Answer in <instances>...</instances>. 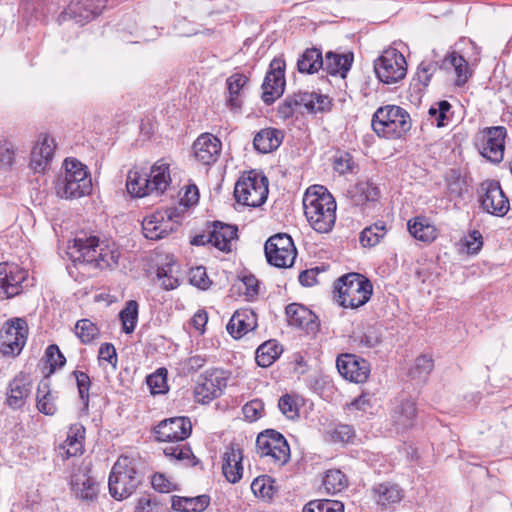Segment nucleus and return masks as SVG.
I'll return each mask as SVG.
<instances>
[{"instance_id": "obj_9", "label": "nucleus", "mask_w": 512, "mask_h": 512, "mask_svg": "<svg viewBox=\"0 0 512 512\" xmlns=\"http://www.w3.org/2000/svg\"><path fill=\"white\" fill-rule=\"evenodd\" d=\"M256 451L261 458H268L278 466L290 459V447L286 438L278 431L267 429L257 436Z\"/></svg>"}, {"instance_id": "obj_58", "label": "nucleus", "mask_w": 512, "mask_h": 512, "mask_svg": "<svg viewBox=\"0 0 512 512\" xmlns=\"http://www.w3.org/2000/svg\"><path fill=\"white\" fill-rule=\"evenodd\" d=\"M355 436L352 426L347 424H339L332 431L331 438L333 442L348 443Z\"/></svg>"}, {"instance_id": "obj_4", "label": "nucleus", "mask_w": 512, "mask_h": 512, "mask_svg": "<svg viewBox=\"0 0 512 512\" xmlns=\"http://www.w3.org/2000/svg\"><path fill=\"white\" fill-rule=\"evenodd\" d=\"M65 173L57 182V194L66 199H76L90 193L92 180L87 168L76 158L64 161Z\"/></svg>"}, {"instance_id": "obj_7", "label": "nucleus", "mask_w": 512, "mask_h": 512, "mask_svg": "<svg viewBox=\"0 0 512 512\" xmlns=\"http://www.w3.org/2000/svg\"><path fill=\"white\" fill-rule=\"evenodd\" d=\"M268 192L266 176L255 171L244 173L234 187V197L237 203L253 208L260 207L266 202Z\"/></svg>"}, {"instance_id": "obj_43", "label": "nucleus", "mask_w": 512, "mask_h": 512, "mask_svg": "<svg viewBox=\"0 0 512 512\" xmlns=\"http://www.w3.org/2000/svg\"><path fill=\"white\" fill-rule=\"evenodd\" d=\"M74 332L84 345H88L100 337L99 327L87 318L80 319L76 322Z\"/></svg>"}, {"instance_id": "obj_35", "label": "nucleus", "mask_w": 512, "mask_h": 512, "mask_svg": "<svg viewBox=\"0 0 512 512\" xmlns=\"http://www.w3.org/2000/svg\"><path fill=\"white\" fill-rule=\"evenodd\" d=\"M210 504L207 494L196 497L171 496V508L176 512H203Z\"/></svg>"}, {"instance_id": "obj_13", "label": "nucleus", "mask_w": 512, "mask_h": 512, "mask_svg": "<svg viewBox=\"0 0 512 512\" xmlns=\"http://www.w3.org/2000/svg\"><path fill=\"white\" fill-rule=\"evenodd\" d=\"M176 218L178 214L173 208L154 212L142 221L143 235L150 240L165 238L180 226Z\"/></svg>"}, {"instance_id": "obj_40", "label": "nucleus", "mask_w": 512, "mask_h": 512, "mask_svg": "<svg viewBox=\"0 0 512 512\" xmlns=\"http://www.w3.org/2000/svg\"><path fill=\"white\" fill-rule=\"evenodd\" d=\"M282 351V346L277 341L269 340L257 348L255 360L260 367L266 368L279 358Z\"/></svg>"}, {"instance_id": "obj_39", "label": "nucleus", "mask_w": 512, "mask_h": 512, "mask_svg": "<svg viewBox=\"0 0 512 512\" xmlns=\"http://www.w3.org/2000/svg\"><path fill=\"white\" fill-rule=\"evenodd\" d=\"M126 188L133 197L141 198L151 194L147 173L130 170L127 175Z\"/></svg>"}, {"instance_id": "obj_50", "label": "nucleus", "mask_w": 512, "mask_h": 512, "mask_svg": "<svg viewBox=\"0 0 512 512\" xmlns=\"http://www.w3.org/2000/svg\"><path fill=\"white\" fill-rule=\"evenodd\" d=\"M73 376L76 379L79 397L83 403L84 409L89 407V390L91 387V380L86 372L75 370Z\"/></svg>"}, {"instance_id": "obj_32", "label": "nucleus", "mask_w": 512, "mask_h": 512, "mask_svg": "<svg viewBox=\"0 0 512 512\" xmlns=\"http://www.w3.org/2000/svg\"><path fill=\"white\" fill-rule=\"evenodd\" d=\"M249 78L242 73H234L226 80V104L231 110H240L243 104V94Z\"/></svg>"}, {"instance_id": "obj_31", "label": "nucleus", "mask_w": 512, "mask_h": 512, "mask_svg": "<svg viewBox=\"0 0 512 512\" xmlns=\"http://www.w3.org/2000/svg\"><path fill=\"white\" fill-rule=\"evenodd\" d=\"M237 232L236 226L214 221L210 230L212 245L223 252H230L232 242L237 239Z\"/></svg>"}, {"instance_id": "obj_1", "label": "nucleus", "mask_w": 512, "mask_h": 512, "mask_svg": "<svg viewBox=\"0 0 512 512\" xmlns=\"http://www.w3.org/2000/svg\"><path fill=\"white\" fill-rule=\"evenodd\" d=\"M304 214L310 226L318 233H328L336 221L337 204L323 186H311L303 197Z\"/></svg>"}, {"instance_id": "obj_62", "label": "nucleus", "mask_w": 512, "mask_h": 512, "mask_svg": "<svg viewBox=\"0 0 512 512\" xmlns=\"http://www.w3.org/2000/svg\"><path fill=\"white\" fill-rule=\"evenodd\" d=\"M359 342L366 348H373L380 343V333L375 327L369 326L359 337Z\"/></svg>"}, {"instance_id": "obj_56", "label": "nucleus", "mask_w": 512, "mask_h": 512, "mask_svg": "<svg viewBox=\"0 0 512 512\" xmlns=\"http://www.w3.org/2000/svg\"><path fill=\"white\" fill-rule=\"evenodd\" d=\"M278 407L283 415L288 419H295L299 417L298 406L292 396L285 394L280 397Z\"/></svg>"}, {"instance_id": "obj_2", "label": "nucleus", "mask_w": 512, "mask_h": 512, "mask_svg": "<svg viewBox=\"0 0 512 512\" xmlns=\"http://www.w3.org/2000/svg\"><path fill=\"white\" fill-rule=\"evenodd\" d=\"M67 254L76 265L100 270L117 266L120 257L118 250L101 247L96 236H77L73 244L68 245Z\"/></svg>"}, {"instance_id": "obj_25", "label": "nucleus", "mask_w": 512, "mask_h": 512, "mask_svg": "<svg viewBox=\"0 0 512 512\" xmlns=\"http://www.w3.org/2000/svg\"><path fill=\"white\" fill-rule=\"evenodd\" d=\"M256 327V313L252 309L243 308L234 312L226 329L234 339H239L249 331L255 330Z\"/></svg>"}, {"instance_id": "obj_34", "label": "nucleus", "mask_w": 512, "mask_h": 512, "mask_svg": "<svg viewBox=\"0 0 512 512\" xmlns=\"http://www.w3.org/2000/svg\"><path fill=\"white\" fill-rule=\"evenodd\" d=\"M283 133L276 128H264L257 132L253 139L254 149L262 154L275 151L282 143Z\"/></svg>"}, {"instance_id": "obj_45", "label": "nucleus", "mask_w": 512, "mask_h": 512, "mask_svg": "<svg viewBox=\"0 0 512 512\" xmlns=\"http://www.w3.org/2000/svg\"><path fill=\"white\" fill-rule=\"evenodd\" d=\"M323 485L328 494H336L344 490L348 485L346 475L338 469H330L326 472Z\"/></svg>"}, {"instance_id": "obj_33", "label": "nucleus", "mask_w": 512, "mask_h": 512, "mask_svg": "<svg viewBox=\"0 0 512 512\" xmlns=\"http://www.w3.org/2000/svg\"><path fill=\"white\" fill-rule=\"evenodd\" d=\"M57 392L51 390L48 377H44L38 384L36 393V407L38 411L47 416H53L57 412Z\"/></svg>"}, {"instance_id": "obj_47", "label": "nucleus", "mask_w": 512, "mask_h": 512, "mask_svg": "<svg viewBox=\"0 0 512 512\" xmlns=\"http://www.w3.org/2000/svg\"><path fill=\"white\" fill-rule=\"evenodd\" d=\"M264 252L267 262L277 268L291 267L295 261V258L286 256L284 249L279 248V246L268 247V245H264Z\"/></svg>"}, {"instance_id": "obj_51", "label": "nucleus", "mask_w": 512, "mask_h": 512, "mask_svg": "<svg viewBox=\"0 0 512 512\" xmlns=\"http://www.w3.org/2000/svg\"><path fill=\"white\" fill-rule=\"evenodd\" d=\"M434 361L430 356L421 355L416 358L415 364L410 371V375L414 379H425L433 370Z\"/></svg>"}, {"instance_id": "obj_38", "label": "nucleus", "mask_w": 512, "mask_h": 512, "mask_svg": "<svg viewBox=\"0 0 512 512\" xmlns=\"http://www.w3.org/2000/svg\"><path fill=\"white\" fill-rule=\"evenodd\" d=\"M374 497L378 504L388 506L401 501L403 494L397 484L384 482L373 487Z\"/></svg>"}, {"instance_id": "obj_64", "label": "nucleus", "mask_w": 512, "mask_h": 512, "mask_svg": "<svg viewBox=\"0 0 512 512\" xmlns=\"http://www.w3.org/2000/svg\"><path fill=\"white\" fill-rule=\"evenodd\" d=\"M465 246L469 254H477L483 246V237L478 230L471 231L465 238Z\"/></svg>"}, {"instance_id": "obj_12", "label": "nucleus", "mask_w": 512, "mask_h": 512, "mask_svg": "<svg viewBox=\"0 0 512 512\" xmlns=\"http://www.w3.org/2000/svg\"><path fill=\"white\" fill-rule=\"evenodd\" d=\"M107 5V0H71L59 14L57 22L74 21L84 25L98 17Z\"/></svg>"}, {"instance_id": "obj_22", "label": "nucleus", "mask_w": 512, "mask_h": 512, "mask_svg": "<svg viewBox=\"0 0 512 512\" xmlns=\"http://www.w3.org/2000/svg\"><path fill=\"white\" fill-rule=\"evenodd\" d=\"M221 141L210 133L201 134L193 143L195 158L204 165L216 162L221 152Z\"/></svg>"}, {"instance_id": "obj_19", "label": "nucleus", "mask_w": 512, "mask_h": 512, "mask_svg": "<svg viewBox=\"0 0 512 512\" xmlns=\"http://www.w3.org/2000/svg\"><path fill=\"white\" fill-rule=\"evenodd\" d=\"M336 366L341 376L354 383L365 382L370 374L369 362L354 354L339 355Z\"/></svg>"}, {"instance_id": "obj_46", "label": "nucleus", "mask_w": 512, "mask_h": 512, "mask_svg": "<svg viewBox=\"0 0 512 512\" xmlns=\"http://www.w3.org/2000/svg\"><path fill=\"white\" fill-rule=\"evenodd\" d=\"M274 482V479L268 475L258 476L251 483V490L257 497L271 500L276 492Z\"/></svg>"}, {"instance_id": "obj_42", "label": "nucleus", "mask_w": 512, "mask_h": 512, "mask_svg": "<svg viewBox=\"0 0 512 512\" xmlns=\"http://www.w3.org/2000/svg\"><path fill=\"white\" fill-rule=\"evenodd\" d=\"M387 228L383 221H377L366 227L360 233L359 241L363 247H373L377 245L386 235Z\"/></svg>"}, {"instance_id": "obj_49", "label": "nucleus", "mask_w": 512, "mask_h": 512, "mask_svg": "<svg viewBox=\"0 0 512 512\" xmlns=\"http://www.w3.org/2000/svg\"><path fill=\"white\" fill-rule=\"evenodd\" d=\"M146 383L153 395L165 393L168 390L166 369L160 368L155 373L149 375L146 378Z\"/></svg>"}, {"instance_id": "obj_52", "label": "nucleus", "mask_w": 512, "mask_h": 512, "mask_svg": "<svg viewBox=\"0 0 512 512\" xmlns=\"http://www.w3.org/2000/svg\"><path fill=\"white\" fill-rule=\"evenodd\" d=\"M451 109V104L447 100H441L434 103L428 110L431 119L435 120L437 127L446 125L447 113Z\"/></svg>"}, {"instance_id": "obj_21", "label": "nucleus", "mask_w": 512, "mask_h": 512, "mask_svg": "<svg viewBox=\"0 0 512 512\" xmlns=\"http://www.w3.org/2000/svg\"><path fill=\"white\" fill-rule=\"evenodd\" d=\"M31 392L32 381L30 376L24 372H19L7 385L5 403L11 409H21L26 405Z\"/></svg>"}, {"instance_id": "obj_23", "label": "nucleus", "mask_w": 512, "mask_h": 512, "mask_svg": "<svg viewBox=\"0 0 512 512\" xmlns=\"http://www.w3.org/2000/svg\"><path fill=\"white\" fill-rule=\"evenodd\" d=\"M27 277V271L18 265L0 264V288L7 298L18 295L22 283Z\"/></svg>"}, {"instance_id": "obj_30", "label": "nucleus", "mask_w": 512, "mask_h": 512, "mask_svg": "<svg viewBox=\"0 0 512 512\" xmlns=\"http://www.w3.org/2000/svg\"><path fill=\"white\" fill-rule=\"evenodd\" d=\"M150 192L160 195L166 191L171 183L170 166L164 159L157 160L147 174Z\"/></svg>"}, {"instance_id": "obj_57", "label": "nucleus", "mask_w": 512, "mask_h": 512, "mask_svg": "<svg viewBox=\"0 0 512 512\" xmlns=\"http://www.w3.org/2000/svg\"><path fill=\"white\" fill-rule=\"evenodd\" d=\"M163 453L166 457L174 460H185L189 459L192 455V450L187 445H169L163 449Z\"/></svg>"}, {"instance_id": "obj_16", "label": "nucleus", "mask_w": 512, "mask_h": 512, "mask_svg": "<svg viewBox=\"0 0 512 512\" xmlns=\"http://www.w3.org/2000/svg\"><path fill=\"white\" fill-rule=\"evenodd\" d=\"M285 67V60L281 57L271 61L262 84V100L265 104L271 105L283 94L286 84Z\"/></svg>"}, {"instance_id": "obj_3", "label": "nucleus", "mask_w": 512, "mask_h": 512, "mask_svg": "<svg viewBox=\"0 0 512 512\" xmlns=\"http://www.w3.org/2000/svg\"><path fill=\"white\" fill-rule=\"evenodd\" d=\"M371 127L377 136L386 139H400L412 127L410 114L397 105L379 107L371 119Z\"/></svg>"}, {"instance_id": "obj_18", "label": "nucleus", "mask_w": 512, "mask_h": 512, "mask_svg": "<svg viewBox=\"0 0 512 512\" xmlns=\"http://www.w3.org/2000/svg\"><path fill=\"white\" fill-rule=\"evenodd\" d=\"M191 432L192 424L186 416L165 419L154 428L155 438L160 442H181L187 439Z\"/></svg>"}, {"instance_id": "obj_6", "label": "nucleus", "mask_w": 512, "mask_h": 512, "mask_svg": "<svg viewBox=\"0 0 512 512\" xmlns=\"http://www.w3.org/2000/svg\"><path fill=\"white\" fill-rule=\"evenodd\" d=\"M142 477L135 464L129 457H120L113 465L109 475V492L116 500L129 497L138 485Z\"/></svg>"}, {"instance_id": "obj_27", "label": "nucleus", "mask_w": 512, "mask_h": 512, "mask_svg": "<svg viewBox=\"0 0 512 512\" xmlns=\"http://www.w3.org/2000/svg\"><path fill=\"white\" fill-rule=\"evenodd\" d=\"M324 63L322 69L332 76L346 78L354 61L352 52L338 53L334 51L326 52L323 57Z\"/></svg>"}, {"instance_id": "obj_17", "label": "nucleus", "mask_w": 512, "mask_h": 512, "mask_svg": "<svg viewBox=\"0 0 512 512\" xmlns=\"http://www.w3.org/2000/svg\"><path fill=\"white\" fill-rule=\"evenodd\" d=\"M28 335L27 322L21 318L5 322L0 330L2 351L5 354H19L23 349Z\"/></svg>"}, {"instance_id": "obj_63", "label": "nucleus", "mask_w": 512, "mask_h": 512, "mask_svg": "<svg viewBox=\"0 0 512 512\" xmlns=\"http://www.w3.org/2000/svg\"><path fill=\"white\" fill-rule=\"evenodd\" d=\"M151 484L152 487L160 493H169L176 489V486L161 473H155L153 475Z\"/></svg>"}, {"instance_id": "obj_28", "label": "nucleus", "mask_w": 512, "mask_h": 512, "mask_svg": "<svg viewBox=\"0 0 512 512\" xmlns=\"http://www.w3.org/2000/svg\"><path fill=\"white\" fill-rule=\"evenodd\" d=\"M347 195L354 206H362L367 202L379 200L381 191L375 182L368 179L358 181L347 191Z\"/></svg>"}, {"instance_id": "obj_8", "label": "nucleus", "mask_w": 512, "mask_h": 512, "mask_svg": "<svg viewBox=\"0 0 512 512\" xmlns=\"http://www.w3.org/2000/svg\"><path fill=\"white\" fill-rule=\"evenodd\" d=\"M438 68L444 70H454L457 75L456 84L461 86L465 84L468 80V63L464 57L457 54L456 52L450 53L446 56L441 65H438L437 61L433 60H423L416 72L417 80L424 86L427 87L432 79V76L437 71Z\"/></svg>"}, {"instance_id": "obj_14", "label": "nucleus", "mask_w": 512, "mask_h": 512, "mask_svg": "<svg viewBox=\"0 0 512 512\" xmlns=\"http://www.w3.org/2000/svg\"><path fill=\"white\" fill-rule=\"evenodd\" d=\"M506 137L504 126L484 128L477 138L481 155L492 163H500L504 157Z\"/></svg>"}, {"instance_id": "obj_55", "label": "nucleus", "mask_w": 512, "mask_h": 512, "mask_svg": "<svg viewBox=\"0 0 512 512\" xmlns=\"http://www.w3.org/2000/svg\"><path fill=\"white\" fill-rule=\"evenodd\" d=\"M190 283L202 290L210 287L211 281L206 273V269L202 266L192 268L189 272Z\"/></svg>"}, {"instance_id": "obj_24", "label": "nucleus", "mask_w": 512, "mask_h": 512, "mask_svg": "<svg viewBox=\"0 0 512 512\" xmlns=\"http://www.w3.org/2000/svg\"><path fill=\"white\" fill-rule=\"evenodd\" d=\"M288 324L305 330L307 333L318 329V317L307 307L298 303H291L285 309Z\"/></svg>"}, {"instance_id": "obj_54", "label": "nucleus", "mask_w": 512, "mask_h": 512, "mask_svg": "<svg viewBox=\"0 0 512 512\" xmlns=\"http://www.w3.org/2000/svg\"><path fill=\"white\" fill-rule=\"evenodd\" d=\"M45 357L50 366V373H53L57 368H61L66 363V358L56 344H51L46 348Z\"/></svg>"}, {"instance_id": "obj_61", "label": "nucleus", "mask_w": 512, "mask_h": 512, "mask_svg": "<svg viewBox=\"0 0 512 512\" xmlns=\"http://www.w3.org/2000/svg\"><path fill=\"white\" fill-rule=\"evenodd\" d=\"M15 150L11 142L0 143V167L10 168L14 163Z\"/></svg>"}, {"instance_id": "obj_5", "label": "nucleus", "mask_w": 512, "mask_h": 512, "mask_svg": "<svg viewBox=\"0 0 512 512\" xmlns=\"http://www.w3.org/2000/svg\"><path fill=\"white\" fill-rule=\"evenodd\" d=\"M340 305L345 308H358L365 305L373 292L371 281L360 273H347L334 284Z\"/></svg>"}, {"instance_id": "obj_60", "label": "nucleus", "mask_w": 512, "mask_h": 512, "mask_svg": "<svg viewBox=\"0 0 512 512\" xmlns=\"http://www.w3.org/2000/svg\"><path fill=\"white\" fill-rule=\"evenodd\" d=\"M55 149L54 139L44 135L32 149L34 155H44L52 159Z\"/></svg>"}, {"instance_id": "obj_36", "label": "nucleus", "mask_w": 512, "mask_h": 512, "mask_svg": "<svg viewBox=\"0 0 512 512\" xmlns=\"http://www.w3.org/2000/svg\"><path fill=\"white\" fill-rule=\"evenodd\" d=\"M71 490L83 501H93L98 495V483L86 474L74 475L71 480Z\"/></svg>"}, {"instance_id": "obj_26", "label": "nucleus", "mask_w": 512, "mask_h": 512, "mask_svg": "<svg viewBox=\"0 0 512 512\" xmlns=\"http://www.w3.org/2000/svg\"><path fill=\"white\" fill-rule=\"evenodd\" d=\"M85 428L76 423L69 427L66 440L59 445L58 454L63 460L81 455L84 451Z\"/></svg>"}, {"instance_id": "obj_29", "label": "nucleus", "mask_w": 512, "mask_h": 512, "mask_svg": "<svg viewBox=\"0 0 512 512\" xmlns=\"http://www.w3.org/2000/svg\"><path fill=\"white\" fill-rule=\"evenodd\" d=\"M242 451L239 447L230 445L223 456L222 472L230 483H237L243 474Z\"/></svg>"}, {"instance_id": "obj_11", "label": "nucleus", "mask_w": 512, "mask_h": 512, "mask_svg": "<svg viewBox=\"0 0 512 512\" xmlns=\"http://www.w3.org/2000/svg\"><path fill=\"white\" fill-rule=\"evenodd\" d=\"M227 376L224 370L211 368L200 375L194 388V400L197 403L208 404L221 396L227 386Z\"/></svg>"}, {"instance_id": "obj_10", "label": "nucleus", "mask_w": 512, "mask_h": 512, "mask_svg": "<svg viewBox=\"0 0 512 512\" xmlns=\"http://www.w3.org/2000/svg\"><path fill=\"white\" fill-rule=\"evenodd\" d=\"M374 71L381 82L395 84L406 76L407 62L397 49L388 48L374 61Z\"/></svg>"}, {"instance_id": "obj_44", "label": "nucleus", "mask_w": 512, "mask_h": 512, "mask_svg": "<svg viewBox=\"0 0 512 512\" xmlns=\"http://www.w3.org/2000/svg\"><path fill=\"white\" fill-rule=\"evenodd\" d=\"M138 308L137 301L129 300L119 313L122 329L126 334H131L136 328L138 322Z\"/></svg>"}, {"instance_id": "obj_48", "label": "nucleus", "mask_w": 512, "mask_h": 512, "mask_svg": "<svg viewBox=\"0 0 512 512\" xmlns=\"http://www.w3.org/2000/svg\"><path fill=\"white\" fill-rule=\"evenodd\" d=\"M265 245L268 247L279 246V248L284 249V253L286 256H291V258H296L297 250L294 245V242L290 235L286 233H277L267 239Z\"/></svg>"}, {"instance_id": "obj_37", "label": "nucleus", "mask_w": 512, "mask_h": 512, "mask_svg": "<svg viewBox=\"0 0 512 512\" xmlns=\"http://www.w3.org/2000/svg\"><path fill=\"white\" fill-rule=\"evenodd\" d=\"M324 59L320 49L307 48L298 58L297 69L302 74H314L323 67Z\"/></svg>"}, {"instance_id": "obj_53", "label": "nucleus", "mask_w": 512, "mask_h": 512, "mask_svg": "<svg viewBox=\"0 0 512 512\" xmlns=\"http://www.w3.org/2000/svg\"><path fill=\"white\" fill-rule=\"evenodd\" d=\"M157 278L161 281L162 288L167 291L176 289L180 285L179 279L172 274L171 264L159 267L157 269Z\"/></svg>"}, {"instance_id": "obj_15", "label": "nucleus", "mask_w": 512, "mask_h": 512, "mask_svg": "<svg viewBox=\"0 0 512 512\" xmlns=\"http://www.w3.org/2000/svg\"><path fill=\"white\" fill-rule=\"evenodd\" d=\"M480 202L483 210L495 216L503 217L510 208L509 199L503 192L499 181L487 180L480 186Z\"/></svg>"}, {"instance_id": "obj_41", "label": "nucleus", "mask_w": 512, "mask_h": 512, "mask_svg": "<svg viewBox=\"0 0 512 512\" xmlns=\"http://www.w3.org/2000/svg\"><path fill=\"white\" fill-rule=\"evenodd\" d=\"M409 233L415 238L423 242H432L437 232L433 225H430L425 218L415 217L407 223Z\"/></svg>"}, {"instance_id": "obj_59", "label": "nucleus", "mask_w": 512, "mask_h": 512, "mask_svg": "<svg viewBox=\"0 0 512 512\" xmlns=\"http://www.w3.org/2000/svg\"><path fill=\"white\" fill-rule=\"evenodd\" d=\"M98 359L108 362L114 369L117 368V352L112 343H102L98 351Z\"/></svg>"}, {"instance_id": "obj_20", "label": "nucleus", "mask_w": 512, "mask_h": 512, "mask_svg": "<svg viewBox=\"0 0 512 512\" xmlns=\"http://www.w3.org/2000/svg\"><path fill=\"white\" fill-rule=\"evenodd\" d=\"M390 421L397 432L412 429L417 421L415 401L408 397L397 399L390 412Z\"/></svg>"}]
</instances>
